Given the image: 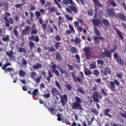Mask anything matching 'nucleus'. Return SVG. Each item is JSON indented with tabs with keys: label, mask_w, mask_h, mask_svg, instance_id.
<instances>
[{
	"label": "nucleus",
	"mask_w": 126,
	"mask_h": 126,
	"mask_svg": "<svg viewBox=\"0 0 126 126\" xmlns=\"http://www.w3.org/2000/svg\"><path fill=\"white\" fill-rule=\"evenodd\" d=\"M62 3L65 5H67V4L71 5L68 6V7L65 8L66 11L68 13H72V12L76 14L78 13V9L76 7V4L72 0H63Z\"/></svg>",
	"instance_id": "obj_1"
},
{
	"label": "nucleus",
	"mask_w": 126,
	"mask_h": 126,
	"mask_svg": "<svg viewBox=\"0 0 126 126\" xmlns=\"http://www.w3.org/2000/svg\"><path fill=\"white\" fill-rule=\"evenodd\" d=\"M4 16L3 17V19L4 20L5 26L9 28V30L10 31H12V27H10V24H13L14 23V21H13V19L10 17L11 16V14L10 13L8 12H5ZM7 17H10L9 19Z\"/></svg>",
	"instance_id": "obj_2"
},
{
	"label": "nucleus",
	"mask_w": 126,
	"mask_h": 126,
	"mask_svg": "<svg viewBox=\"0 0 126 126\" xmlns=\"http://www.w3.org/2000/svg\"><path fill=\"white\" fill-rule=\"evenodd\" d=\"M75 101L72 104V109L73 110H82V100L78 96H75Z\"/></svg>",
	"instance_id": "obj_3"
},
{
	"label": "nucleus",
	"mask_w": 126,
	"mask_h": 126,
	"mask_svg": "<svg viewBox=\"0 0 126 126\" xmlns=\"http://www.w3.org/2000/svg\"><path fill=\"white\" fill-rule=\"evenodd\" d=\"M38 33V30L36 29H32L31 32V34L32 35L30 38V41H35V42H39L40 41V38L39 36L36 35ZM33 35H35L34 36Z\"/></svg>",
	"instance_id": "obj_4"
},
{
	"label": "nucleus",
	"mask_w": 126,
	"mask_h": 126,
	"mask_svg": "<svg viewBox=\"0 0 126 126\" xmlns=\"http://www.w3.org/2000/svg\"><path fill=\"white\" fill-rule=\"evenodd\" d=\"M109 84H110V88L111 90V91L112 92H116V89H115V85H116L117 86H120V82H119V81H118V80H116L114 79V82L113 81H110L109 82Z\"/></svg>",
	"instance_id": "obj_5"
},
{
	"label": "nucleus",
	"mask_w": 126,
	"mask_h": 126,
	"mask_svg": "<svg viewBox=\"0 0 126 126\" xmlns=\"http://www.w3.org/2000/svg\"><path fill=\"white\" fill-rule=\"evenodd\" d=\"M37 73L35 71H32L30 74V76L34 80V81H35L36 83L37 84H39L40 82H41V78L40 77H37L35 78V76L37 75Z\"/></svg>",
	"instance_id": "obj_6"
},
{
	"label": "nucleus",
	"mask_w": 126,
	"mask_h": 126,
	"mask_svg": "<svg viewBox=\"0 0 126 126\" xmlns=\"http://www.w3.org/2000/svg\"><path fill=\"white\" fill-rule=\"evenodd\" d=\"M107 14H108L109 16L110 17H111L112 18L115 17L117 16V13L115 11V10L113 8H108L107 9Z\"/></svg>",
	"instance_id": "obj_7"
},
{
	"label": "nucleus",
	"mask_w": 126,
	"mask_h": 126,
	"mask_svg": "<svg viewBox=\"0 0 126 126\" xmlns=\"http://www.w3.org/2000/svg\"><path fill=\"white\" fill-rule=\"evenodd\" d=\"M113 57L118 63H120L121 65H124V61H123V59H122L121 57H119V55L117 52H115L114 54Z\"/></svg>",
	"instance_id": "obj_8"
},
{
	"label": "nucleus",
	"mask_w": 126,
	"mask_h": 126,
	"mask_svg": "<svg viewBox=\"0 0 126 126\" xmlns=\"http://www.w3.org/2000/svg\"><path fill=\"white\" fill-rule=\"evenodd\" d=\"M60 102L62 104V106H65V104L67 103V95L66 94H63V95H61Z\"/></svg>",
	"instance_id": "obj_9"
},
{
	"label": "nucleus",
	"mask_w": 126,
	"mask_h": 126,
	"mask_svg": "<svg viewBox=\"0 0 126 126\" xmlns=\"http://www.w3.org/2000/svg\"><path fill=\"white\" fill-rule=\"evenodd\" d=\"M100 56L102 58H112V53L109 50H107L105 52H102L100 53Z\"/></svg>",
	"instance_id": "obj_10"
},
{
	"label": "nucleus",
	"mask_w": 126,
	"mask_h": 126,
	"mask_svg": "<svg viewBox=\"0 0 126 126\" xmlns=\"http://www.w3.org/2000/svg\"><path fill=\"white\" fill-rule=\"evenodd\" d=\"M51 92L52 96H54L58 99L59 97L57 96H60V92L56 88L53 87L52 88Z\"/></svg>",
	"instance_id": "obj_11"
},
{
	"label": "nucleus",
	"mask_w": 126,
	"mask_h": 126,
	"mask_svg": "<svg viewBox=\"0 0 126 126\" xmlns=\"http://www.w3.org/2000/svg\"><path fill=\"white\" fill-rule=\"evenodd\" d=\"M116 19H120V20H123L124 21H126V16L123 13H118L116 14L115 16Z\"/></svg>",
	"instance_id": "obj_12"
},
{
	"label": "nucleus",
	"mask_w": 126,
	"mask_h": 126,
	"mask_svg": "<svg viewBox=\"0 0 126 126\" xmlns=\"http://www.w3.org/2000/svg\"><path fill=\"white\" fill-rule=\"evenodd\" d=\"M71 42H74V44L75 45H79L82 42V39L80 38V37H79L78 36H76L75 37V39H70Z\"/></svg>",
	"instance_id": "obj_13"
},
{
	"label": "nucleus",
	"mask_w": 126,
	"mask_h": 126,
	"mask_svg": "<svg viewBox=\"0 0 126 126\" xmlns=\"http://www.w3.org/2000/svg\"><path fill=\"white\" fill-rule=\"evenodd\" d=\"M98 97H99V93L98 92H94L93 94V98L94 102H95V103H99V99Z\"/></svg>",
	"instance_id": "obj_14"
},
{
	"label": "nucleus",
	"mask_w": 126,
	"mask_h": 126,
	"mask_svg": "<svg viewBox=\"0 0 126 126\" xmlns=\"http://www.w3.org/2000/svg\"><path fill=\"white\" fill-rule=\"evenodd\" d=\"M71 75L75 82H77V81H78V82H80V83H81V82H82V80H81V78L79 77H76V76H75V72H72L71 73Z\"/></svg>",
	"instance_id": "obj_15"
},
{
	"label": "nucleus",
	"mask_w": 126,
	"mask_h": 126,
	"mask_svg": "<svg viewBox=\"0 0 126 126\" xmlns=\"http://www.w3.org/2000/svg\"><path fill=\"white\" fill-rule=\"evenodd\" d=\"M35 15L38 19L39 24H43V20L40 17L41 16V13L39 11H35Z\"/></svg>",
	"instance_id": "obj_16"
},
{
	"label": "nucleus",
	"mask_w": 126,
	"mask_h": 126,
	"mask_svg": "<svg viewBox=\"0 0 126 126\" xmlns=\"http://www.w3.org/2000/svg\"><path fill=\"white\" fill-rule=\"evenodd\" d=\"M102 73L104 75H108V73L109 74H112V71L109 67H105L103 68V71H102Z\"/></svg>",
	"instance_id": "obj_17"
},
{
	"label": "nucleus",
	"mask_w": 126,
	"mask_h": 126,
	"mask_svg": "<svg viewBox=\"0 0 126 126\" xmlns=\"http://www.w3.org/2000/svg\"><path fill=\"white\" fill-rule=\"evenodd\" d=\"M51 67L52 68V72L55 73L56 76H60V71L58 69H56L57 68V65L56 64H53Z\"/></svg>",
	"instance_id": "obj_18"
},
{
	"label": "nucleus",
	"mask_w": 126,
	"mask_h": 126,
	"mask_svg": "<svg viewBox=\"0 0 126 126\" xmlns=\"http://www.w3.org/2000/svg\"><path fill=\"white\" fill-rule=\"evenodd\" d=\"M94 40L95 41V43H100V41L98 40H101V41H105V37L102 36H94Z\"/></svg>",
	"instance_id": "obj_19"
},
{
	"label": "nucleus",
	"mask_w": 126,
	"mask_h": 126,
	"mask_svg": "<svg viewBox=\"0 0 126 126\" xmlns=\"http://www.w3.org/2000/svg\"><path fill=\"white\" fill-rule=\"evenodd\" d=\"M29 30H30V26H26L25 29L22 31V33L23 35H28Z\"/></svg>",
	"instance_id": "obj_20"
},
{
	"label": "nucleus",
	"mask_w": 126,
	"mask_h": 126,
	"mask_svg": "<svg viewBox=\"0 0 126 126\" xmlns=\"http://www.w3.org/2000/svg\"><path fill=\"white\" fill-rule=\"evenodd\" d=\"M90 47H86L84 49L85 52V56L86 58H89L90 57Z\"/></svg>",
	"instance_id": "obj_21"
},
{
	"label": "nucleus",
	"mask_w": 126,
	"mask_h": 126,
	"mask_svg": "<svg viewBox=\"0 0 126 126\" xmlns=\"http://www.w3.org/2000/svg\"><path fill=\"white\" fill-rule=\"evenodd\" d=\"M92 22L94 25H96V26H99L100 24L101 23V21L99 19H94L92 20Z\"/></svg>",
	"instance_id": "obj_22"
},
{
	"label": "nucleus",
	"mask_w": 126,
	"mask_h": 126,
	"mask_svg": "<svg viewBox=\"0 0 126 126\" xmlns=\"http://www.w3.org/2000/svg\"><path fill=\"white\" fill-rule=\"evenodd\" d=\"M101 23H103V24L106 26V27H109L110 26V22L107 19L103 18L101 20Z\"/></svg>",
	"instance_id": "obj_23"
},
{
	"label": "nucleus",
	"mask_w": 126,
	"mask_h": 126,
	"mask_svg": "<svg viewBox=\"0 0 126 126\" xmlns=\"http://www.w3.org/2000/svg\"><path fill=\"white\" fill-rule=\"evenodd\" d=\"M93 2H94L95 7H96V6H98V7H103V5L101 4L99 0H95L94 1H93Z\"/></svg>",
	"instance_id": "obj_24"
},
{
	"label": "nucleus",
	"mask_w": 126,
	"mask_h": 126,
	"mask_svg": "<svg viewBox=\"0 0 126 126\" xmlns=\"http://www.w3.org/2000/svg\"><path fill=\"white\" fill-rule=\"evenodd\" d=\"M110 112V109L108 108L105 109L104 111V115L107 116V117H109V118H110V119H112V118H113V116H112L111 114H109Z\"/></svg>",
	"instance_id": "obj_25"
},
{
	"label": "nucleus",
	"mask_w": 126,
	"mask_h": 126,
	"mask_svg": "<svg viewBox=\"0 0 126 126\" xmlns=\"http://www.w3.org/2000/svg\"><path fill=\"white\" fill-rule=\"evenodd\" d=\"M48 110L50 113L51 114V115H56V113H57V110H56L55 108L50 107L48 108Z\"/></svg>",
	"instance_id": "obj_26"
},
{
	"label": "nucleus",
	"mask_w": 126,
	"mask_h": 126,
	"mask_svg": "<svg viewBox=\"0 0 126 126\" xmlns=\"http://www.w3.org/2000/svg\"><path fill=\"white\" fill-rule=\"evenodd\" d=\"M32 67L34 69H39L42 67V64L36 63V64L32 66Z\"/></svg>",
	"instance_id": "obj_27"
},
{
	"label": "nucleus",
	"mask_w": 126,
	"mask_h": 126,
	"mask_svg": "<svg viewBox=\"0 0 126 126\" xmlns=\"http://www.w3.org/2000/svg\"><path fill=\"white\" fill-rule=\"evenodd\" d=\"M39 94V90L38 89H35L32 93V96L35 97Z\"/></svg>",
	"instance_id": "obj_28"
},
{
	"label": "nucleus",
	"mask_w": 126,
	"mask_h": 126,
	"mask_svg": "<svg viewBox=\"0 0 126 126\" xmlns=\"http://www.w3.org/2000/svg\"><path fill=\"white\" fill-rule=\"evenodd\" d=\"M2 6H3L5 11H8V8L9 7V5H8L7 2H4Z\"/></svg>",
	"instance_id": "obj_29"
},
{
	"label": "nucleus",
	"mask_w": 126,
	"mask_h": 126,
	"mask_svg": "<svg viewBox=\"0 0 126 126\" xmlns=\"http://www.w3.org/2000/svg\"><path fill=\"white\" fill-rule=\"evenodd\" d=\"M6 54L9 58H11L12 59L13 58V51L12 50L9 51V52H6Z\"/></svg>",
	"instance_id": "obj_30"
},
{
	"label": "nucleus",
	"mask_w": 126,
	"mask_h": 126,
	"mask_svg": "<svg viewBox=\"0 0 126 126\" xmlns=\"http://www.w3.org/2000/svg\"><path fill=\"white\" fill-rule=\"evenodd\" d=\"M5 71V73H7V72H9V73H11L12 71H14V69L13 68H11V67H8L5 69H4Z\"/></svg>",
	"instance_id": "obj_31"
},
{
	"label": "nucleus",
	"mask_w": 126,
	"mask_h": 126,
	"mask_svg": "<svg viewBox=\"0 0 126 126\" xmlns=\"http://www.w3.org/2000/svg\"><path fill=\"white\" fill-rule=\"evenodd\" d=\"M48 75L49 76H47L46 79H47V81L50 82V81H51V78H52V77H53V74L52 73V72L51 71H48Z\"/></svg>",
	"instance_id": "obj_32"
},
{
	"label": "nucleus",
	"mask_w": 126,
	"mask_h": 126,
	"mask_svg": "<svg viewBox=\"0 0 126 126\" xmlns=\"http://www.w3.org/2000/svg\"><path fill=\"white\" fill-rule=\"evenodd\" d=\"M115 31L116 32L117 34H118L119 37H120V38H121V39L124 38V36H123V34H122V32H121V31H120V30H119V29H116Z\"/></svg>",
	"instance_id": "obj_33"
},
{
	"label": "nucleus",
	"mask_w": 126,
	"mask_h": 126,
	"mask_svg": "<svg viewBox=\"0 0 126 126\" xmlns=\"http://www.w3.org/2000/svg\"><path fill=\"white\" fill-rule=\"evenodd\" d=\"M84 73L87 76H89V75H91V74H92V72H91V70L90 69H87L84 71Z\"/></svg>",
	"instance_id": "obj_34"
},
{
	"label": "nucleus",
	"mask_w": 126,
	"mask_h": 126,
	"mask_svg": "<svg viewBox=\"0 0 126 126\" xmlns=\"http://www.w3.org/2000/svg\"><path fill=\"white\" fill-rule=\"evenodd\" d=\"M9 65H11V63L10 62H8L7 63H5L2 67H1L2 69L4 70L6 69L7 66H9Z\"/></svg>",
	"instance_id": "obj_35"
},
{
	"label": "nucleus",
	"mask_w": 126,
	"mask_h": 126,
	"mask_svg": "<svg viewBox=\"0 0 126 126\" xmlns=\"http://www.w3.org/2000/svg\"><path fill=\"white\" fill-rule=\"evenodd\" d=\"M19 74L20 76H21V77H23V76H25L26 75V72L24 71V70H20L19 71Z\"/></svg>",
	"instance_id": "obj_36"
},
{
	"label": "nucleus",
	"mask_w": 126,
	"mask_h": 126,
	"mask_svg": "<svg viewBox=\"0 0 126 126\" xmlns=\"http://www.w3.org/2000/svg\"><path fill=\"white\" fill-rule=\"evenodd\" d=\"M29 47L30 50H33V48H35V44L32 41H30Z\"/></svg>",
	"instance_id": "obj_37"
},
{
	"label": "nucleus",
	"mask_w": 126,
	"mask_h": 126,
	"mask_svg": "<svg viewBox=\"0 0 126 126\" xmlns=\"http://www.w3.org/2000/svg\"><path fill=\"white\" fill-rule=\"evenodd\" d=\"M118 49V46L117 45H114L112 47V49L109 51L110 53L112 54V53H115L116 51H117V49Z\"/></svg>",
	"instance_id": "obj_38"
},
{
	"label": "nucleus",
	"mask_w": 126,
	"mask_h": 126,
	"mask_svg": "<svg viewBox=\"0 0 126 126\" xmlns=\"http://www.w3.org/2000/svg\"><path fill=\"white\" fill-rule=\"evenodd\" d=\"M18 50L19 53H22V52H24V54H26V49H25V48H23L22 47H19L18 48Z\"/></svg>",
	"instance_id": "obj_39"
},
{
	"label": "nucleus",
	"mask_w": 126,
	"mask_h": 126,
	"mask_svg": "<svg viewBox=\"0 0 126 126\" xmlns=\"http://www.w3.org/2000/svg\"><path fill=\"white\" fill-rule=\"evenodd\" d=\"M56 59L58 61H61L62 60V56H61V54H60V53L58 52L57 53H56Z\"/></svg>",
	"instance_id": "obj_40"
},
{
	"label": "nucleus",
	"mask_w": 126,
	"mask_h": 126,
	"mask_svg": "<svg viewBox=\"0 0 126 126\" xmlns=\"http://www.w3.org/2000/svg\"><path fill=\"white\" fill-rule=\"evenodd\" d=\"M2 40L3 42H8L9 41V35H6L5 37H2Z\"/></svg>",
	"instance_id": "obj_41"
},
{
	"label": "nucleus",
	"mask_w": 126,
	"mask_h": 126,
	"mask_svg": "<svg viewBox=\"0 0 126 126\" xmlns=\"http://www.w3.org/2000/svg\"><path fill=\"white\" fill-rule=\"evenodd\" d=\"M97 16H98V9L96 7H95L94 19L97 18Z\"/></svg>",
	"instance_id": "obj_42"
},
{
	"label": "nucleus",
	"mask_w": 126,
	"mask_h": 126,
	"mask_svg": "<svg viewBox=\"0 0 126 126\" xmlns=\"http://www.w3.org/2000/svg\"><path fill=\"white\" fill-rule=\"evenodd\" d=\"M94 32L95 33L96 36H100L101 35V33L99 32V30H98L97 28L94 29Z\"/></svg>",
	"instance_id": "obj_43"
},
{
	"label": "nucleus",
	"mask_w": 126,
	"mask_h": 126,
	"mask_svg": "<svg viewBox=\"0 0 126 126\" xmlns=\"http://www.w3.org/2000/svg\"><path fill=\"white\" fill-rule=\"evenodd\" d=\"M48 10L50 11V12H51V13H53V12L56 11V9L54 7H50L48 8Z\"/></svg>",
	"instance_id": "obj_44"
},
{
	"label": "nucleus",
	"mask_w": 126,
	"mask_h": 126,
	"mask_svg": "<svg viewBox=\"0 0 126 126\" xmlns=\"http://www.w3.org/2000/svg\"><path fill=\"white\" fill-rule=\"evenodd\" d=\"M70 50L73 54H76V53H77V49H76V48L74 47H71Z\"/></svg>",
	"instance_id": "obj_45"
},
{
	"label": "nucleus",
	"mask_w": 126,
	"mask_h": 126,
	"mask_svg": "<svg viewBox=\"0 0 126 126\" xmlns=\"http://www.w3.org/2000/svg\"><path fill=\"white\" fill-rule=\"evenodd\" d=\"M94 120H95V117L94 116L93 118H91V121H89L88 123V126H91V125L93 124V122H94Z\"/></svg>",
	"instance_id": "obj_46"
},
{
	"label": "nucleus",
	"mask_w": 126,
	"mask_h": 126,
	"mask_svg": "<svg viewBox=\"0 0 126 126\" xmlns=\"http://www.w3.org/2000/svg\"><path fill=\"white\" fill-rule=\"evenodd\" d=\"M61 44H62V42H57L55 43V49L56 50H58L60 48V45H61Z\"/></svg>",
	"instance_id": "obj_47"
},
{
	"label": "nucleus",
	"mask_w": 126,
	"mask_h": 126,
	"mask_svg": "<svg viewBox=\"0 0 126 126\" xmlns=\"http://www.w3.org/2000/svg\"><path fill=\"white\" fill-rule=\"evenodd\" d=\"M57 116L58 117L57 120L59 121V122H61V121L63 120V118H62L63 116L62 115V114H57Z\"/></svg>",
	"instance_id": "obj_48"
},
{
	"label": "nucleus",
	"mask_w": 126,
	"mask_h": 126,
	"mask_svg": "<svg viewBox=\"0 0 126 126\" xmlns=\"http://www.w3.org/2000/svg\"><path fill=\"white\" fill-rule=\"evenodd\" d=\"M91 111L92 112V113H94V114H95V116H98L99 112H98V111H97V110L96 109V108H94Z\"/></svg>",
	"instance_id": "obj_49"
},
{
	"label": "nucleus",
	"mask_w": 126,
	"mask_h": 126,
	"mask_svg": "<svg viewBox=\"0 0 126 126\" xmlns=\"http://www.w3.org/2000/svg\"><path fill=\"white\" fill-rule=\"evenodd\" d=\"M97 67V66L95 64H90V69H95Z\"/></svg>",
	"instance_id": "obj_50"
},
{
	"label": "nucleus",
	"mask_w": 126,
	"mask_h": 126,
	"mask_svg": "<svg viewBox=\"0 0 126 126\" xmlns=\"http://www.w3.org/2000/svg\"><path fill=\"white\" fill-rule=\"evenodd\" d=\"M110 3L111 5L113 6V7H116V6H117V3L114 0H112L110 2Z\"/></svg>",
	"instance_id": "obj_51"
},
{
	"label": "nucleus",
	"mask_w": 126,
	"mask_h": 126,
	"mask_svg": "<svg viewBox=\"0 0 126 126\" xmlns=\"http://www.w3.org/2000/svg\"><path fill=\"white\" fill-rule=\"evenodd\" d=\"M65 87L66 88L67 90H68L69 91H70L71 90L72 87H71V86L69 84H66L65 85Z\"/></svg>",
	"instance_id": "obj_52"
},
{
	"label": "nucleus",
	"mask_w": 126,
	"mask_h": 126,
	"mask_svg": "<svg viewBox=\"0 0 126 126\" xmlns=\"http://www.w3.org/2000/svg\"><path fill=\"white\" fill-rule=\"evenodd\" d=\"M56 85L57 87L60 90L62 89V87H61V84L59 83V81H55Z\"/></svg>",
	"instance_id": "obj_53"
},
{
	"label": "nucleus",
	"mask_w": 126,
	"mask_h": 126,
	"mask_svg": "<svg viewBox=\"0 0 126 126\" xmlns=\"http://www.w3.org/2000/svg\"><path fill=\"white\" fill-rule=\"evenodd\" d=\"M100 72L98 71V70L95 69L94 70V74L95 76H98Z\"/></svg>",
	"instance_id": "obj_54"
},
{
	"label": "nucleus",
	"mask_w": 126,
	"mask_h": 126,
	"mask_svg": "<svg viewBox=\"0 0 126 126\" xmlns=\"http://www.w3.org/2000/svg\"><path fill=\"white\" fill-rule=\"evenodd\" d=\"M69 28L72 33H75V31L74 30V29H73V27H72L71 25H69Z\"/></svg>",
	"instance_id": "obj_55"
},
{
	"label": "nucleus",
	"mask_w": 126,
	"mask_h": 126,
	"mask_svg": "<svg viewBox=\"0 0 126 126\" xmlns=\"http://www.w3.org/2000/svg\"><path fill=\"white\" fill-rule=\"evenodd\" d=\"M65 17H66L67 20H69L70 21H72V20H73V18H72V17H69L68 15H65Z\"/></svg>",
	"instance_id": "obj_56"
},
{
	"label": "nucleus",
	"mask_w": 126,
	"mask_h": 126,
	"mask_svg": "<svg viewBox=\"0 0 126 126\" xmlns=\"http://www.w3.org/2000/svg\"><path fill=\"white\" fill-rule=\"evenodd\" d=\"M48 52H56V49L53 46H51L48 48Z\"/></svg>",
	"instance_id": "obj_57"
},
{
	"label": "nucleus",
	"mask_w": 126,
	"mask_h": 126,
	"mask_svg": "<svg viewBox=\"0 0 126 126\" xmlns=\"http://www.w3.org/2000/svg\"><path fill=\"white\" fill-rule=\"evenodd\" d=\"M93 12L94 11L93 9H90L88 11V14H89V15H91V16H93Z\"/></svg>",
	"instance_id": "obj_58"
},
{
	"label": "nucleus",
	"mask_w": 126,
	"mask_h": 126,
	"mask_svg": "<svg viewBox=\"0 0 126 126\" xmlns=\"http://www.w3.org/2000/svg\"><path fill=\"white\" fill-rule=\"evenodd\" d=\"M22 6H23V3L17 4H15V7H16V8H19L20 7H22Z\"/></svg>",
	"instance_id": "obj_59"
},
{
	"label": "nucleus",
	"mask_w": 126,
	"mask_h": 126,
	"mask_svg": "<svg viewBox=\"0 0 126 126\" xmlns=\"http://www.w3.org/2000/svg\"><path fill=\"white\" fill-rule=\"evenodd\" d=\"M101 92L102 94L103 95V96H107V92H106L105 91V90L102 89L101 90Z\"/></svg>",
	"instance_id": "obj_60"
},
{
	"label": "nucleus",
	"mask_w": 126,
	"mask_h": 126,
	"mask_svg": "<svg viewBox=\"0 0 126 126\" xmlns=\"http://www.w3.org/2000/svg\"><path fill=\"white\" fill-rule=\"evenodd\" d=\"M22 63L24 65H27V61L25 60V59L23 58L22 60Z\"/></svg>",
	"instance_id": "obj_61"
},
{
	"label": "nucleus",
	"mask_w": 126,
	"mask_h": 126,
	"mask_svg": "<svg viewBox=\"0 0 126 126\" xmlns=\"http://www.w3.org/2000/svg\"><path fill=\"white\" fill-rule=\"evenodd\" d=\"M97 63L98 64H101V65H103V64H104V62L100 59H98L97 60Z\"/></svg>",
	"instance_id": "obj_62"
},
{
	"label": "nucleus",
	"mask_w": 126,
	"mask_h": 126,
	"mask_svg": "<svg viewBox=\"0 0 126 126\" xmlns=\"http://www.w3.org/2000/svg\"><path fill=\"white\" fill-rule=\"evenodd\" d=\"M43 96L45 98H50L51 97V93H48L47 94H44Z\"/></svg>",
	"instance_id": "obj_63"
},
{
	"label": "nucleus",
	"mask_w": 126,
	"mask_h": 126,
	"mask_svg": "<svg viewBox=\"0 0 126 126\" xmlns=\"http://www.w3.org/2000/svg\"><path fill=\"white\" fill-rule=\"evenodd\" d=\"M55 39L56 41H60L61 40H62V38H61V36L60 35H57L55 36Z\"/></svg>",
	"instance_id": "obj_64"
}]
</instances>
